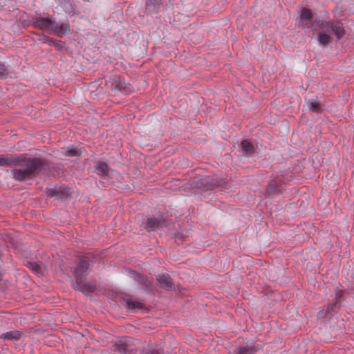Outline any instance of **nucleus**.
Segmentation results:
<instances>
[{"label":"nucleus","mask_w":354,"mask_h":354,"mask_svg":"<svg viewBox=\"0 0 354 354\" xmlns=\"http://www.w3.org/2000/svg\"><path fill=\"white\" fill-rule=\"evenodd\" d=\"M0 166L13 167L12 177L17 181H24L33 178L42 167V160L37 158H27L24 154L1 155Z\"/></svg>","instance_id":"1"},{"label":"nucleus","mask_w":354,"mask_h":354,"mask_svg":"<svg viewBox=\"0 0 354 354\" xmlns=\"http://www.w3.org/2000/svg\"><path fill=\"white\" fill-rule=\"evenodd\" d=\"M33 24L35 27L55 34L58 37L65 35L70 30L68 22L58 23L50 16H36L34 18Z\"/></svg>","instance_id":"2"},{"label":"nucleus","mask_w":354,"mask_h":354,"mask_svg":"<svg viewBox=\"0 0 354 354\" xmlns=\"http://www.w3.org/2000/svg\"><path fill=\"white\" fill-rule=\"evenodd\" d=\"M344 28L340 22L332 24L322 21L319 24V30L317 33L318 41L322 44H326L330 40L329 35L334 34L337 39H340L344 35Z\"/></svg>","instance_id":"3"},{"label":"nucleus","mask_w":354,"mask_h":354,"mask_svg":"<svg viewBox=\"0 0 354 354\" xmlns=\"http://www.w3.org/2000/svg\"><path fill=\"white\" fill-rule=\"evenodd\" d=\"M89 266L88 260L86 257H82L75 270V274L77 279L78 288H81L82 277Z\"/></svg>","instance_id":"4"},{"label":"nucleus","mask_w":354,"mask_h":354,"mask_svg":"<svg viewBox=\"0 0 354 354\" xmlns=\"http://www.w3.org/2000/svg\"><path fill=\"white\" fill-rule=\"evenodd\" d=\"M166 226V222L163 219L156 218H149L146 221L145 228L148 231H155L162 229Z\"/></svg>","instance_id":"5"},{"label":"nucleus","mask_w":354,"mask_h":354,"mask_svg":"<svg viewBox=\"0 0 354 354\" xmlns=\"http://www.w3.org/2000/svg\"><path fill=\"white\" fill-rule=\"evenodd\" d=\"M157 280L167 290H171L173 288L172 280L168 274H158Z\"/></svg>","instance_id":"6"},{"label":"nucleus","mask_w":354,"mask_h":354,"mask_svg":"<svg viewBox=\"0 0 354 354\" xmlns=\"http://www.w3.org/2000/svg\"><path fill=\"white\" fill-rule=\"evenodd\" d=\"M283 186L281 183V180L279 178L272 180L269 185L267 192L269 194H275L281 192Z\"/></svg>","instance_id":"7"},{"label":"nucleus","mask_w":354,"mask_h":354,"mask_svg":"<svg viewBox=\"0 0 354 354\" xmlns=\"http://www.w3.org/2000/svg\"><path fill=\"white\" fill-rule=\"evenodd\" d=\"M122 305L130 310H136L142 308L140 302L130 299H124Z\"/></svg>","instance_id":"8"},{"label":"nucleus","mask_w":354,"mask_h":354,"mask_svg":"<svg viewBox=\"0 0 354 354\" xmlns=\"http://www.w3.org/2000/svg\"><path fill=\"white\" fill-rule=\"evenodd\" d=\"M241 149L243 155L250 156L254 151V147L248 140H243L241 143Z\"/></svg>","instance_id":"9"},{"label":"nucleus","mask_w":354,"mask_h":354,"mask_svg":"<svg viewBox=\"0 0 354 354\" xmlns=\"http://www.w3.org/2000/svg\"><path fill=\"white\" fill-rule=\"evenodd\" d=\"M20 337L21 333L18 330L8 331L0 335L1 339H6L9 340H18Z\"/></svg>","instance_id":"10"},{"label":"nucleus","mask_w":354,"mask_h":354,"mask_svg":"<svg viewBox=\"0 0 354 354\" xmlns=\"http://www.w3.org/2000/svg\"><path fill=\"white\" fill-rule=\"evenodd\" d=\"M299 15L301 20L306 23L305 26H308L313 17L311 10L308 8H301L299 11Z\"/></svg>","instance_id":"11"},{"label":"nucleus","mask_w":354,"mask_h":354,"mask_svg":"<svg viewBox=\"0 0 354 354\" xmlns=\"http://www.w3.org/2000/svg\"><path fill=\"white\" fill-rule=\"evenodd\" d=\"M308 109L314 112L322 111V105L317 99H310L306 102Z\"/></svg>","instance_id":"12"},{"label":"nucleus","mask_w":354,"mask_h":354,"mask_svg":"<svg viewBox=\"0 0 354 354\" xmlns=\"http://www.w3.org/2000/svg\"><path fill=\"white\" fill-rule=\"evenodd\" d=\"M97 172L99 175H106L109 170L108 165L104 162H100L96 167Z\"/></svg>","instance_id":"13"},{"label":"nucleus","mask_w":354,"mask_h":354,"mask_svg":"<svg viewBox=\"0 0 354 354\" xmlns=\"http://www.w3.org/2000/svg\"><path fill=\"white\" fill-rule=\"evenodd\" d=\"M254 352L253 348H249V347H239L236 348L234 351V353L236 354H251Z\"/></svg>","instance_id":"14"},{"label":"nucleus","mask_w":354,"mask_h":354,"mask_svg":"<svg viewBox=\"0 0 354 354\" xmlns=\"http://www.w3.org/2000/svg\"><path fill=\"white\" fill-rule=\"evenodd\" d=\"M8 75V69L4 64L0 63V79H6Z\"/></svg>","instance_id":"15"},{"label":"nucleus","mask_w":354,"mask_h":354,"mask_svg":"<svg viewBox=\"0 0 354 354\" xmlns=\"http://www.w3.org/2000/svg\"><path fill=\"white\" fill-rule=\"evenodd\" d=\"M63 153L66 156H71V157L77 156L80 155L79 151L75 148L68 149L65 150Z\"/></svg>","instance_id":"16"},{"label":"nucleus","mask_w":354,"mask_h":354,"mask_svg":"<svg viewBox=\"0 0 354 354\" xmlns=\"http://www.w3.org/2000/svg\"><path fill=\"white\" fill-rule=\"evenodd\" d=\"M28 266L36 272H39L41 270V266L35 262L28 263Z\"/></svg>","instance_id":"17"},{"label":"nucleus","mask_w":354,"mask_h":354,"mask_svg":"<svg viewBox=\"0 0 354 354\" xmlns=\"http://www.w3.org/2000/svg\"><path fill=\"white\" fill-rule=\"evenodd\" d=\"M48 41L50 44H53L55 46H59L62 44V42L59 40H54L53 39H48Z\"/></svg>","instance_id":"18"},{"label":"nucleus","mask_w":354,"mask_h":354,"mask_svg":"<svg viewBox=\"0 0 354 354\" xmlns=\"http://www.w3.org/2000/svg\"><path fill=\"white\" fill-rule=\"evenodd\" d=\"M141 354H161L160 351L157 350H151L149 351H142Z\"/></svg>","instance_id":"19"},{"label":"nucleus","mask_w":354,"mask_h":354,"mask_svg":"<svg viewBox=\"0 0 354 354\" xmlns=\"http://www.w3.org/2000/svg\"><path fill=\"white\" fill-rule=\"evenodd\" d=\"M156 0H149L146 3V7H147V9L149 10H151V4L152 3H155Z\"/></svg>","instance_id":"20"},{"label":"nucleus","mask_w":354,"mask_h":354,"mask_svg":"<svg viewBox=\"0 0 354 354\" xmlns=\"http://www.w3.org/2000/svg\"><path fill=\"white\" fill-rule=\"evenodd\" d=\"M129 273L132 275V277H140V276L136 272L133 270H129Z\"/></svg>","instance_id":"21"},{"label":"nucleus","mask_w":354,"mask_h":354,"mask_svg":"<svg viewBox=\"0 0 354 354\" xmlns=\"http://www.w3.org/2000/svg\"><path fill=\"white\" fill-rule=\"evenodd\" d=\"M202 180H203L202 184L203 185H206V184H207L209 183V178L208 177H205V178H203L202 179Z\"/></svg>","instance_id":"22"},{"label":"nucleus","mask_w":354,"mask_h":354,"mask_svg":"<svg viewBox=\"0 0 354 354\" xmlns=\"http://www.w3.org/2000/svg\"><path fill=\"white\" fill-rule=\"evenodd\" d=\"M57 191L55 189H50L49 190V195L50 196H53L56 194Z\"/></svg>","instance_id":"23"},{"label":"nucleus","mask_w":354,"mask_h":354,"mask_svg":"<svg viewBox=\"0 0 354 354\" xmlns=\"http://www.w3.org/2000/svg\"><path fill=\"white\" fill-rule=\"evenodd\" d=\"M220 185H221V183H212L210 185V187L212 188V187H216V186H218Z\"/></svg>","instance_id":"24"},{"label":"nucleus","mask_w":354,"mask_h":354,"mask_svg":"<svg viewBox=\"0 0 354 354\" xmlns=\"http://www.w3.org/2000/svg\"><path fill=\"white\" fill-rule=\"evenodd\" d=\"M353 176H354V171L353 172Z\"/></svg>","instance_id":"25"}]
</instances>
